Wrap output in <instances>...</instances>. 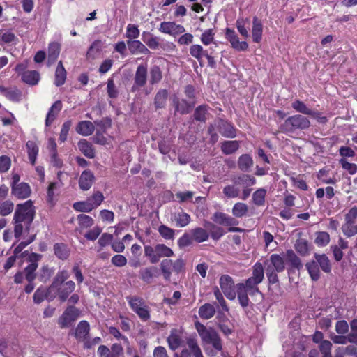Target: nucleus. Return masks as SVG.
Here are the masks:
<instances>
[{
    "mask_svg": "<svg viewBox=\"0 0 357 357\" xmlns=\"http://www.w3.org/2000/svg\"><path fill=\"white\" fill-rule=\"evenodd\" d=\"M35 215V207L31 200L17 204L12 220L15 238L19 239L29 233Z\"/></svg>",
    "mask_w": 357,
    "mask_h": 357,
    "instance_id": "f257e3e1",
    "label": "nucleus"
},
{
    "mask_svg": "<svg viewBox=\"0 0 357 357\" xmlns=\"http://www.w3.org/2000/svg\"><path fill=\"white\" fill-rule=\"evenodd\" d=\"M195 327L204 344H211L216 351H222V340L213 328H206L199 322L195 324Z\"/></svg>",
    "mask_w": 357,
    "mask_h": 357,
    "instance_id": "f03ea898",
    "label": "nucleus"
},
{
    "mask_svg": "<svg viewBox=\"0 0 357 357\" xmlns=\"http://www.w3.org/2000/svg\"><path fill=\"white\" fill-rule=\"evenodd\" d=\"M310 126L308 118L301 114H294L285 119L279 128L282 132L292 133L296 130H306Z\"/></svg>",
    "mask_w": 357,
    "mask_h": 357,
    "instance_id": "7ed1b4c3",
    "label": "nucleus"
},
{
    "mask_svg": "<svg viewBox=\"0 0 357 357\" xmlns=\"http://www.w3.org/2000/svg\"><path fill=\"white\" fill-rule=\"evenodd\" d=\"M126 300L132 310L137 314L142 321H146L150 319V309L149 306L146 305L142 298L137 296H128L126 297Z\"/></svg>",
    "mask_w": 357,
    "mask_h": 357,
    "instance_id": "20e7f679",
    "label": "nucleus"
},
{
    "mask_svg": "<svg viewBox=\"0 0 357 357\" xmlns=\"http://www.w3.org/2000/svg\"><path fill=\"white\" fill-rule=\"evenodd\" d=\"M357 206H354L349 210L344 215L345 222L342 225V231L348 238L357 234Z\"/></svg>",
    "mask_w": 357,
    "mask_h": 357,
    "instance_id": "39448f33",
    "label": "nucleus"
},
{
    "mask_svg": "<svg viewBox=\"0 0 357 357\" xmlns=\"http://www.w3.org/2000/svg\"><path fill=\"white\" fill-rule=\"evenodd\" d=\"M79 310L73 306L68 307L58 319V324L61 328L71 326L79 316Z\"/></svg>",
    "mask_w": 357,
    "mask_h": 357,
    "instance_id": "423d86ee",
    "label": "nucleus"
},
{
    "mask_svg": "<svg viewBox=\"0 0 357 357\" xmlns=\"http://www.w3.org/2000/svg\"><path fill=\"white\" fill-rule=\"evenodd\" d=\"M219 284L222 293L227 298L234 300L236 296V291L233 278L229 275H222L220 278Z\"/></svg>",
    "mask_w": 357,
    "mask_h": 357,
    "instance_id": "0eeeda50",
    "label": "nucleus"
},
{
    "mask_svg": "<svg viewBox=\"0 0 357 357\" xmlns=\"http://www.w3.org/2000/svg\"><path fill=\"white\" fill-rule=\"evenodd\" d=\"M147 66L144 64L139 65L135 73L134 84L131 87V91L135 92L144 87L147 82Z\"/></svg>",
    "mask_w": 357,
    "mask_h": 357,
    "instance_id": "6e6552de",
    "label": "nucleus"
},
{
    "mask_svg": "<svg viewBox=\"0 0 357 357\" xmlns=\"http://www.w3.org/2000/svg\"><path fill=\"white\" fill-rule=\"evenodd\" d=\"M215 126L220 134L225 137L234 138L236 135V128L227 120L218 118L215 120Z\"/></svg>",
    "mask_w": 357,
    "mask_h": 357,
    "instance_id": "1a4fd4ad",
    "label": "nucleus"
},
{
    "mask_svg": "<svg viewBox=\"0 0 357 357\" xmlns=\"http://www.w3.org/2000/svg\"><path fill=\"white\" fill-rule=\"evenodd\" d=\"M89 330V324L86 321H81L73 333L77 340L84 342V345L86 348H90L91 347V344L88 340Z\"/></svg>",
    "mask_w": 357,
    "mask_h": 357,
    "instance_id": "9d476101",
    "label": "nucleus"
},
{
    "mask_svg": "<svg viewBox=\"0 0 357 357\" xmlns=\"http://www.w3.org/2000/svg\"><path fill=\"white\" fill-rule=\"evenodd\" d=\"M41 255L31 253L29 256L31 264L24 268L25 278L28 282H33L36 279V271L38 268L37 261L40 259Z\"/></svg>",
    "mask_w": 357,
    "mask_h": 357,
    "instance_id": "9b49d317",
    "label": "nucleus"
},
{
    "mask_svg": "<svg viewBox=\"0 0 357 357\" xmlns=\"http://www.w3.org/2000/svg\"><path fill=\"white\" fill-rule=\"evenodd\" d=\"M75 289V283L72 280H68L57 287L53 292H56V296H58L59 299L61 302H64Z\"/></svg>",
    "mask_w": 357,
    "mask_h": 357,
    "instance_id": "f8f14e48",
    "label": "nucleus"
},
{
    "mask_svg": "<svg viewBox=\"0 0 357 357\" xmlns=\"http://www.w3.org/2000/svg\"><path fill=\"white\" fill-rule=\"evenodd\" d=\"M226 38L230 42L231 47L237 51H245L248 47L245 41H239V38L233 29L227 28L225 32Z\"/></svg>",
    "mask_w": 357,
    "mask_h": 357,
    "instance_id": "ddd939ff",
    "label": "nucleus"
},
{
    "mask_svg": "<svg viewBox=\"0 0 357 357\" xmlns=\"http://www.w3.org/2000/svg\"><path fill=\"white\" fill-rule=\"evenodd\" d=\"M159 30L165 33L176 36L185 31L183 26L176 24L174 22H163L160 24Z\"/></svg>",
    "mask_w": 357,
    "mask_h": 357,
    "instance_id": "4468645a",
    "label": "nucleus"
},
{
    "mask_svg": "<svg viewBox=\"0 0 357 357\" xmlns=\"http://www.w3.org/2000/svg\"><path fill=\"white\" fill-rule=\"evenodd\" d=\"M175 108V113L178 112L181 114H187L190 112L195 105L194 102H188L185 99H179L174 97L172 100Z\"/></svg>",
    "mask_w": 357,
    "mask_h": 357,
    "instance_id": "2eb2a0df",
    "label": "nucleus"
},
{
    "mask_svg": "<svg viewBox=\"0 0 357 357\" xmlns=\"http://www.w3.org/2000/svg\"><path fill=\"white\" fill-rule=\"evenodd\" d=\"M56 298V292L53 291H50V287L47 289L40 287L38 288L33 294V301L35 303H40L47 299L49 301H53Z\"/></svg>",
    "mask_w": 357,
    "mask_h": 357,
    "instance_id": "dca6fc26",
    "label": "nucleus"
},
{
    "mask_svg": "<svg viewBox=\"0 0 357 357\" xmlns=\"http://www.w3.org/2000/svg\"><path fill=\"white\" fill-rule=\"evenodd\" d=\"M31 188L26 183H20L19 184L12 186L11 193L17 199H26L31 195Z\"/></svg>",
    "mask_w": 357,
    "mask_h": 357,
    "instance_id": "f3484780",
    "label": "nucleus"
},
{
    "mask_svg": "<svg viewBox=\"0 0 357 357\" xmlns=\"http://www.w3.org/2000/svg\"><path fill=\"white\" fill-rule=\"evenodd\" d=\"M95 181V176L90 170H84L80 175L79 186L82 190H88Z\"/></svg>",
    "mask_w": 357,
    "mask_h": 357,
    "instance_id": "a211bd4d",
    "label": "nucleus"
},
{
    "mask_svg": "<svg viewBox=\"0 0 357 357\" xmlns=\"http://www.w3.org/2000/svg\"><path fill=\"white\" fill-rule=\"evenodd\" d=\"M127 45L132 54H149L151 53L150 50L139 40H129L127 41Z\"/></svg>",
    "mask_w": 357,
    "mask_h": 357,
    "instance_id": "6ab92c4d",
    "label": "nucleus"
},
{
    "mask_svg": "<svg viewBox=\"0 0 357 357\" xmlns=\"http://www.w3.org/2000/svg\"><path fill=\"white\" fill-rule=\"evenodd\" d=\"M231 181L242 188L252 186L256 183V179L253 176L245 174L233 177Z\"/></svg>",
    "mask_w": 357,
    "mask_h": 357,
    "instance_id": "aec40b11",
    "label": "nucleus"
},
{
    "mask_svg": "<svg viewBox=\"0 0 357 357\" xmlns=\"http://www.w3.org/2000/svg\"><path fill=\"white\" fill-rule=\"evenodd\" d=\"M158 269L155 266H149L141 268L139 272V277L147 284L151 282L153 278L158 277Z\"/></svg>",
    "mask_w": 357,
    "mask_h": 357,
    "instance_id": "412c9836",
    "label": "nucleus"
},
{
    "mask_svg": "<svg viewBox=\"0 0 357 357\" xmlns=\"http://www.w3.org/2000/svg\"><path fill=\"white\" fill-rule=\"evenodd\" d=\"M0 93L8 99L13 102H19L22 99V93L21 91L16 87L6 88L0 86Z\"/></svg>",
    "mask_w": 357,
    "mask_h": 357,
    "instance_id": "4be33fe9",
    "label": "nucleus"
},
{
    "mask_svg": "<svg viewBox=\"0 0 357 357\" xmlns=\"http://www.w3.org/2000/svg\"><path fill=\"white\" fill-rule=\"evenodd\" d=\"M169 93L167 89H160L155 95L153 105L155 110L163 109L167 105Z\"/></svg>",
    "mask_w": 357,
    "mask_h": 357,
    "instance_id": "5701e85b",
    "label": "nucleus"
},
{
    "mask_svg": "<svg viewBox=\"0 0 357 357\" xmlns=\"http://www.w3.org/2000/svg\"><path fill=\"white\" fill-rule=\"evenodd\" d=\"M62 102L60 100L56 101L50 108L46 119H45V126L49 127L52 125L54 121L57 117L59 113L62 109Z\"/></svg>",
    "mask_w": 357,
    "mask_h": 357,
    "instance_id": "b1692460",
    "label": "nucleus"
},
{
    "mask_svg": "<svg viewBox=\"0 0 357 357\" xmlns=\"http://www.w3.org/2000/svg\"><path fill=\"white\" fill-rule=\"evenodd\" d=\"M213 219L220 225L226 226H234L238 223L236 219L222 212L215 213Z\"/></svg>",
    "mask_w": 357,
    "mask_h": 357,
    "instance_id": "393cba45",
    "label": "nucleus"
},
{
    "mask_svg": "<svg viewBox=\"0 0 357 357\" xmlns=\"http://www.w3.org/2000/svg\"><path fill=\"white\" fill-rule=\"evenodd\" d=\"M315 261L319 268L326 273H330L331 272V264L330 259L325 254H317L314 255Z\"/></svg>",
    "mask_w": 357,
    "mask_h": 357,
    "instance_id": "a878e982",
    "label": "nucleus"
},
{
    "mask_svg": "<svg viewBox=\"0 0 357 357\" xmlns=\"http://www.w3.org/2000/svg\"><path fill=\"white\" fill-rule=\"evenodd\" d=\"M61 51V46L58 43H50L48 47L47 66H50L55 63Z\"/></svg>",
    "mask_w": 357,
    "mask_h": 357,
    "instance_id": "bb28decb",
    "label": "nucleus"
},
{
    "mask_svg": "<svg viewBox=\"0 0 357 357\" xmlns=\"http://www.w3.org/2000/svg\"><path fill=\"white\" fill-rule=\"evenodd\" d=\"M76 132L83 136H89L95 130L94 124L89 121H82L76 126Z\"/></svg>",
    "mask_w": 357,
    "mask_h": 357,
    "instance_id": "cd10ccee",
    "label": "nucleus"
},
{
    "mask_svg": "<svg viewBox=\"0 0 357 357\" xmlns=\"http://www.w3.org/2000/svg\"><path fill=\"white\" fill-rule=\"evenodd\" d=\"M263 25L260 20L254 17L252 27V36L255 43H259L262 38Z\"/></svg>",
    "mask_w": 357,
    "mask_h": 357,
    "instance_id": "c85d7f7f",
    "label": "nucleus"
},
{
    "mask_svg": "<svg viewBox=\"0 0 357 357\" xmlns=\"http://www.w3.org/2000/svg\"><path fill=\"white\" fill-rule=\"evenodd\" d=\"M70 275L67 270L59 271L53 279V281L50 286V291H54L55 289L64 284L68 279Z\"/></svg>",
    "mask_w": 357,
    "mask_h": 357,
    "instance_id": "c756f323",
    "label": "nucleus"
},
{
    "mask_svg": "<svg viewBox=\"0 0 357 357\" xmlns=\"http://www.w3.org/2000/svg\"><path fill=\"white\" fill-rule=\"evenodd\" d=\"M271 264L267 267L272 268L278 273L282 272L285 268L284 259L278 254H273L270 257Z\"/></svg>",
    "mask_w": 357,
    "mask_h": 357,
    "instance_id": "7c9ffc66",
    "label": "nucleus"
},
{
    "mask_svg": "<svg viewBox=\"0 0 357 357\" xmlns=\"http://www.w3.org/2000/svg\"><path fill=\"white\" fill-rule=\"evenodd\" d=\"M204 227L207 229L211 238L215 241L219 240L225 234V231L222 227L211 222H206Z\"/></svg>",
    "mask_w": 357,
    "mask_h": 357,
    "instance_id": "2f4dec72",
    "label": "nucleus"
},
{
    "mask_svg": "<svg viewBox=\"0 0 357 357\" xmlns=\"http://www.w3.org/2000/svg\"><path fill=\"white\" fill-rule=\"evenodd\" d=\"M285 260L293 268L300 270L303 268L301 260L292 250H288L287 251Z\"/></svg>",
    "mask_w": 357,
    "mask_h": 357,
    "instance_id": "473e14b6",
    "label": "nucleus"
},
{
    "mask_svg": "<svg viewBox=\"0 0 357 357\" xmlns=\"http://www.w3.org/2000/svg\"><path fill=\"white\" fill-rule=\"evenodd\" d=\"M67 77V73L65 70L62 61H59L58 63L56 71H55V78H54V84L56 86H60L64 84Z\"/></svg>",
    "mask_w": 357,
    "mask_h": 357,
    "instance_id": "72a5a7b5",
    "label": "nucleus"
},
{
    "mask_svg": "<svg viewBox=\"0 0 357 357\" xmlns=\"http://www.w3.org/2000/svg\"><path fill=\"white\" fill-rule=\"evenodd\" d=\"M236 294L238 296V299L239 301L240 305L243 307H246L249 305V298L248 296V292L246 291V289H245V287L243 286V283H238L236 285Z\"/></svg>",
    "mask_w": 357,
    "mask_h": 357,
    "instance_id": "f704fd0d",
    "label": "nucleus"
},
{
    "mask_svg": "<svg viewBox=\"0 0 357 357\" xmlns=\"http://www.w3.org/2000/svg\"><path fill=\"white\" fill-rule=\"evenodd\" d=\"M102 43L100 40H96L91 45L86 53L88 60H94L100 54L102 51Z\"/></svg>",
    "mask_w": 357,
    "mask_h": 357,
    "instance_id": "c9c22d12",
    "label": "nucleus"
},
{
    "mask_svg": "<svg viewBox=\"0 0 357 357\" xmlns=\"http://www.w3.org/2000/svg\"><path fill=\"white\" fill-rule=\"evenodd\" d=\"M80 151L87 158H93L95 157L94 149L92 144L87 140L82 139L77 144Z\"/></svg>",
    "mask_w": 357,
    "mask_h": 357,
    "instance_id": "e433bc0d",
    "label": "nucleus"
},
{
    "mask_svg": "<svg viewBox=\"0 0 357 357\" xmlns=\"http://www.w3.org/2000/svg\"><path fill=\"white\" fill-rule=\"evenodd\" d=\"M190 234L192 236L194 241L197 243L204 242L209 238V234L207 229H205L202 227H196L191 229Z\"/></svg>",
    "mask_w": 357,
    "mask_h": 357,
    "instance_id": "4c0bfd02",
    "label": "nucleus"
},
{
    "mask_svg": "<svg viewBox=\"0 0 357 357\" xmlns=\"http://www.w3.org/2000/svg\"><path fill=\"white\" fill-rule=\"evenodd\" d=\"M198 313L202 319H209L215 315V308L211 303H205L200 306Z\"/></svg>",
    "mask_w": 357,
    "mask_h": 357,
    "instance_id": "58836bf2",
    "label": "nucleus"
},
{
    "mask_svg": "<svg viewBox=\"0 0 357 357\" xmlns=\"http://www.w3.org/2000/svg\"><path fill=\"white\" fill-rule=\"evenodd\" d=\"M174 220L177 227H184L191 221V217L187 213L181 211L174 214Z\"/></svg>",
    "mask_w": 357,
    "mask_h": 357,
    "instance_id": "ea45409f",
    "label": "nucleus"
},
{
    "mask_svg": "<svg viewBox=\"0 0 357 357\" xmlns=\"http://www.w3.org/2000/svg\"><path fill=\"white\" fill-rule=\"evenodd\" d=\"M22 79L30 85H36L40 79V75L36 70H28L22 74Z\"/></svg>",
    "mask_w": 357,
    "mask_h": 357,
    "instance_id": "a19ab883",
    "label": "nucleus"
},
{
    "mask_svg": "<svg viewBox=\"0 0 357 357\" xmlns=\"http://www.w3.org/2000/svg\"><path fill=\"white\" fill-rule=\"evenodd\" d=\"M306 269L313 281H317L320 278V268L315 261H311L305 264Z\"/></svg>",
    "mask_w": 357,
    "mask_h": 357,
    "instance_id": "79ce46f5",
    "label": "nucleus"
},
{
    "mask_svg": "<svg viewBox=\"0 0 357 357\" xmlns=\"http://www.w3.org/2000/svg\"><path fill=\"white\" fill-rule=\"evenodd\" d=\"M209 107L207 105H202L198 106L194 112V119L200 122H206L207 116L208 115Z\"/></svg>",
    "mask_w": 357,
    "mask_h": 357,
    "instance_id": "37998d69",
    "label": "nucleus"
},
{
    "mask_svg": "<svg viewBox=\"0 0 357 357\" xmlns=\"http://www.w3.org/2000/svg\"><path fill=\"white\" fill-rule=\"evenodd\" d=\"M54 251L55 255L61 260L67 259L70 255L68 246L63 243L54 244Z\"/></svg>",
    "mask_w": 357,
    "mask_h": 357,
    "instance_id": "c03bdc74",
    "label": "nucleus"
},
{
    "mask_svg": "<svg viewBox=\"0 0 357 357\" xmlns=\"http://www.w3.org/2000/svg\"><path fill=\"white\" fill-rule=\"evenodd\" d=\"M221 151L225 155L235 153L239 148L238 141H225L221 144Z\"/></svg>",
    "mask_w": 357,
    "mask_h": 357,
    "instance_id": "a18cd8bd",
    "label": "nucleus"
},
{
    "mask_svg": "<svg viewBox=\"0 0 357 357\" xmlns=\"http://www.w3.org/2000/svg\"><path fill=\"white\" fill-rule=\"evenodd\" d=\"M158 262L161 257H169L174 255L173 250L165 244H157L155 246Z\"/></svg>",
    "mask_w": 357,
    "mask_h": 357,
    "instance_id": "49530a36",
    "label": "nucleus"
},
{
    "mask_svg": "<svg viewBox=\"0 0 357 357\" xmlns=\"http://www.w3.org/2000/svg\"><path fill=\"white\" fill-rule=\"evenodd\" d=\"M26 146L29 161L32 165H34L39 151L38 147L34 142L30 140L26 142Z\"/></svg>",
    "mask_w": 357,
    "mask_h": 357,
    "instance_id": "de8ad7c7",
    "label": "nucleus"
},
{
    "mask_svg": "<svg viewBox=\"0 0 357 357\" xmlns=\"http://www.w3.org/2000/svg\"><path fill=\"white\" fill-rule=\"evenodd\" d=\"M150 79L149 83L152 85L159 83L162 78V73L160 68L158 66H153L149 71Z\"/></svg>",
    "mask_w": 357,
    "mask_h": 357,
    "instance_id": "09e8293b",
    "label": "nucleus"
},
{
    "mask_svg": "<svg viewBox=\"0 0 357 357\" xmlns=\"http://www.w3.org/2000/svg\"><path fill=\"white\" fill-rule=\"evenodd\" d=\"M240 192L241 190L239 187H238L234 183L225 186L222 190L224 195L229 199L236 198L239 197Z\"/></svg>",
    "mask_w": 357,
    "mask_h": 357,
    "instance_id": "8fccbe9b",
    "label": "nucleus"
},
{
    "mask_svg": "<svg viewBox=\"0 0 357 357\" xmlns=\"http://www.w3.org/2000/svg\"><path fill=\"white\" fill-rule=\"evenodd\" d=\"M264 278V270L261 263H256L253 266L252 276L250 278L261 283Z\"/></svg>",
    "mask_w": 357,
    "mask_h": 357,
    "instance_id": "3c124183",
    "label": "nucleus"
},
{
    "mask_svg": "<svg viewBox=\"0 0 357 357\" xmlns=\"http://www.w3.org/2000/svg\"><path fill=\"white\" fill-rule=\"evenodd\" d=\"M294 248L301 256H307L309 255L308 242L304 238H298L296 240Z\"/></svg>",
    "mask_w": 357,
    "mask_h": 357,
    "instance_id": "603ef678",
    "label": "nucleus"
},
{
    "mask_svg": "<svg viewBox=\"0 0 357 357\" xmlns=\"http://www.w3.org/2000/svg\"><path fill=\"white\" fill-rule=\"evenodd\" d=\"M208 51V50H204L203 47L199 45H192L190 48V55L197 59L201 66L202 58L205 56V52Z\"/></svg>",
    "mask_w": 357,
    "mask_h": 357,
    "instance_id": "864d4df0",
    "label": "nucleus"
},
{
    "mask_svg": "<svg viewBox=\"0 0 357 357\" xmlns=\"http://www.w3.org/2000/svg\"><path fill=\"white\" fill-rule=\"evenodd\" d=\"M248 212V206L243 202L236 203L232 208V214L236 218H242Z\"/></svg>",
    "mask_w": 357,
    "mask_h": 357,
    "instance_id": "5fc2aeb1",
    "label": "nucleus"
},
{
    "mask_svg": "<svg viewBox=\"0 0 357 357\" xmlns=\"http://www.w3.org/2000/svg\"><path fill=\"white\" fill-rule=\"evenodd\" d=\"M252 164H253L252 159L248 154L242 155L238 158V168L241 171H244V172L248 171L252 166Z\"/></svg>",
    "mask_w": 357,
    "mask_h": 357,
    "instance_id": "6e6d98bb",
    "label": "nucleus"
},
{
    "mask_svg": "<svg viewBox=\"0 0 357 357\" xmlns=\"http://www.w3.org/2000/svg\"><path fill=\"white\" fill-rule=\"evenodd\" d=\"M266 192V190L264 188L257 190L252 195L253 203L257 206H263L265 203Z\"/></svg>",
    "mask_w": 357,
    "mask_h": 357,
    "instance_id": "4d7b16f0",
    "label": "nucleus"
},
{
    "mask_svg": "<svg viewBox=\"0 0 357 357\" xmlns=\"http://www.w3.org/2000/svg\"><path fill=\"white\" fill-rule=\"evenodd\" d=\"M172 261L171 259H164L160 263V269L164 278L169 281L171 278V270L172 268Z\"/></svg>",
    "mask_w": 357,
    "mask_h": 357,
    "instance_id": "13d9d810",
    "label": "nucleus"
},
{
    "mask_svg": "<svg viewBox=\"0 0 357 357\" xmlns=\"http://www.w3.org/2000/svg\"><path fill=\"white\" fill-rule=\"evenodd\" d=\"M143 37L144 42L149 48L152 50L158 48L160 43L159 38L158 37L153 36L149 33H146V32L143 33Z\"/></svg>",
    "mask_w": 357,
    "mask_h": 357,
    "instance_id": "bf43d9fd",
    "label": "nucleus"
},
{
    "mask_svg": "<svg viewBox=\"0 0 357 357\" xmlns=\"http://www.w3.org/2000/svg\"><path fill=\"white\" fill-rule=\"evenodd\" d=\"M77 221L79 224V228L80 229H84L91 227L93 225V220L89 215L85 214H79L77 215Z\"/></svg>",
    "mask_w": 357,
    "mask_h": 357,
    "instance_id": "052dcab7",
    "label": "nucleus"
},
{
    "mask_svg": "<svg viewBox=\"0 0 357 357\" xmlns=\"http://www.w3.org/2000/svg\"><path fill=\"white\" fill-rule=\"evenodd\" d=\"M259 284L260 283L249 278L245 280V282L243 283V286L246 291L252 296L259 292L258 287Z\"/></svg>",
    "mask_w": 357,
    "mask_h": 357,
    "instance_id": "680f3d73",
    "label": "nucleus"
},
{
    "mask_svg": "<svg viewBox=\"0 0 357 357\" xmlns=\"http://www.w3.org/2000/svg\"><path fill=\"white\" fill-rule=\"evenodd\" d=\"M187 344L190 350V353L193 354L195 357H203L202 352L200 347H199L197 340L194 338H189L187 340Z\"/></svg>",
    "mask_w": 357,
    "mask_h": 357,
    "instance_id": "e2e57ef3",
    "label": "nucleus"
},
{
    "mask_svg": "<svg viewBox=\"0 0 357 357\" xmlns=\"http://www.w3.org/2000/svg\"><path fill=\"white\" fill-rule=\"evenodd\" d=\"M291 107L296 112L305 115H309L312 110L311 109L307 107V105L303 102L299 100L294 101L291 104Z\"/></svg>",
    "mask_w": 357,
    "mask_h": 357,
    "instance_id": "0e129e2a",
    "label": "nucleus"
},
{
    "mask_svg": "<svg viewBox=\"0 0 357 357\" xmlns=\"http://www.w3.org/2000/svg\"><path fill=\"white\" fill-rule=\"evenodd\" d=\"M90 202L91 206L94 209L101 204L104 200V196L100 191L93 192V195L87 199Z\"/></svg>",
    "mask_w": 357,
    "mask_h": 357,
    "instance_id": "69168bd1",
    "label": "nucleus"
},
{
    "mask_svg": "<svg viewBox=\"0 0 357 357\" xmlns=\"http://www.w3.org/2000/svg\"><path fill=\"white\" fill-rule=\"evenodd\" d=\"M181 339L176 333H172L167 338L169 347L172 350H176L181 344Z\"/></svg>",
    "mask_w": 357,
    "mask_h": 357,
    "instance_id": "338daca9",
    "label": "nucleus"
},
{
    "mask_svg": "<svg viewBox=\"0 0 357 357\" xmlns=\"http://www.w3.org/2000/svg\"><path fill=\"white\" fill-rule=\"evenodd\" d=\"M314 243L319 246H325L330 241V236L326 231H319L316 233Z\"/></svg>",
    "mask_w": 357,
    "mask_h": 357,
    "instance_id": "774afa93",
    "label": "nucleus"
}]
</instances>
